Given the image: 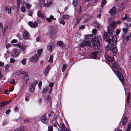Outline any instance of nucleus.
<instances>
[{"label": "nucleus", "mask_w": 131, "mask_h": 131, "mask_svg": "<svg viewBox=\"0 0 131 131\" xmlns=\"http://www.w3.org/2000/svg\"><path fill=\"white\" fill-rule=\"evenodd\" d=\"M117 37L116 35L112 37V39H106L107 41L110 43L106 47V50H110L112 53L113 54L114 56L116 55L117 51V47L116 46L111 43L112 41L114 43L117 42Z\"/></svg>", "instance_id": "obj_1"}, {"label": "nucleus", "mask_w": 131, "mask_h": 131, "mask_svg": "<svg viewBox=\"0 0 131 131\" xmlns=\"http://www.w3.org/2000/svg\"><path fill=\"white\" fill-rule=\"evenodd\" d=\"M52 124L53 126L56 127L58 129L59 131L61 130L62 131H70L66 127L64 124L62 122L60 124V126L57 121L56 120L54 119L52 121Z\"/></svg>", "instance_id": "obj_2"}, {"label": "nucleus", "mask_w": 131, "mask_h": 131, "mask_svg": "<svg viewBox=\"0 0 131 131\" xmlns=\"http://www.w3.org/2000/svg\"><path fill=\"white\" fill-rule=\"evenodd\" d=\"M120 23L121 21H118L117 22L114 21L110 23L107 30V31L109 35L112 36L113 32V30L114 27L116 25V24H119Z\"/></svg>", "instance_id": "obj_3"}, {"label": "nucleus", "mask_w": 131, "mask_h": 131, "mask_svg": "<svg viewBox=\"0 0 131 131\" xmlns=\"http://www.w3.org/2000/svg\"><path fill=\"white\" fill-rule=\"evenodd\" d=\"M57 32L56 29L55 28H50L49 29L46 35L48 36L49 37H53L55 36Z\"/></svg>", "instance_id": "obj_4"}, {"label": "nucleus", "mask_w": 131, "mask_h": 131, "mask_svg": "<svg viewBox=\"0 0 131 131\" xmlns=\"http://www.w3.org/2000/svg\"><path fill=\"white\" fill-rule=\"evenodd\" d=\"M113 72L117 76L118 78L123 85L124 84V82L123 77L122 74L118 71H116L115 72L113 68L112 69Z\"/></svg>", "instance_id": "obj_5"}, {"label": "nucleus", "mask_w": 131, "mask_h": 131, "mask_svg": "<svg viewBox=\"0 0 131 131\" xmlns=\"http://www.w3.org/2000/svg\"><path fill=\"white\" fill-rule=\"evenodd\" d=\"M100 38V36H97L96 38V37L95 38L92 39L91 42L93 45L97 46H99L100 45V42L99 39Z\"/></svg>", "instance_id": "obj_6"}, {"label": "nucleus", "mask_w": 131, "mask_h": 131, "mask_svg": "<svg viewBox=\"0 0 131 131\" xmlns=\"http://www.w3.org/2000/svg\"><path fill=\"white\" fill-rule=\"evenodd\" d=\"M37 83V81H36L31 83L29 88V91L32 93H33L35 90V87Z\"/></svg>", "instance_id": "obj_7"}, {"label": "nucleus", "mask_w": 131, "mask_h": 131, "mask_svg": "<svg viewBox=\"0 0 131 131\" xmlns=\"http://www.w3.org/2000/svg\"><path fill=\"white\" fill-rule=\"evenodd\" d=\"M46 114H43L41 117L40 119L42 122L44 124H46L48 123V119L46 118Z\"/></svg>", "instance_id": "obj_8"}, {"label": "nucleus", "mask_w": 131, "mask_h": 131, "mask_svg": "<svg viewBox=\"0 0 131 131\" xmlns=\"http://www.w3.org/2000/svg\"><path fill=\"white\" fill-rule=\"evenodd\" d=\"M80 45L81 46H88L90 47L91 45L90 40H86L85 41H82Z\"/></svg>", "instance_id": "obj_9"}, {"label": "nucleus", "mask_w": 131, "mask_h": 131, "mask_svg": "<svg viewBox=\"0 0 131 131\" xmlns=\"http://www.w3.org/2000/svg\"><path fill=\"white\" fill-rule=\"evenodd\" d=\"M11 54L14 57H16L19 54V53L16 49L14 48L12 50Z\"/></svg>", "instance_id": "obj_10"}, {"label": "nucleus", "mask_w": 131, "mask_h": 131, "mask_svg": "<svg viewBox=\"0 0 131 131\" xmlns=\"http://www.w3.org/2000/svg\"><path fill=\"white\" fill-rule=\"evenodd\" d=\"M52 3V0H44V4L46 6H50Z\"/></svg>", "instance_id": "obj_11"}, {"label": "nucleus", "mask_w": 131, "mask_h": 131, "mask_svg": "<svg viewBox=\"0 0 131 131\" xmlns=\"http://www.w3.org/2000/svg\"><path fill=\"white\" fill-rule=\"evenodd\" d=\"M110 66V67H111L112 66L113 67L116 68L118 70H119L120 69V68L119 66H118V64L116 62H115L113 63H112L111 64H110L108 63V64Z\"/></svg>", "instance_id": "obj_12"}, {"label": "nucleus", "mask_w": 131, "mask_h": 131, "mask_svg": "<svg viewBox=\"0 0 131 131\" xmlns=\"http://www.w3.org/2000/svg\"><path fill=\"white\" fill-rule=\"evenodd\" d=\"M39 58L38 55L36 54L30 58V61L32 62H36L38 60Z\"/></svg>", "instance_id": "obj_13"}, {"label": "nucleus", "mask_w": 131, "mask_h": 131, "mask_svg": "<svg viewBox=\"0 0 131 131\" xmlns=\"http://www.w3.org/2000/svg\"><path fill=\"white\" fill-rule=\"evenodd\" d=\"M55 45L54 44L48 45L47 46V48L48 50L51 52H52L54 48Z\"/></svg>", "instance_id": "obj_14"}, {"label": "nucleus", "mask_w": 131, "mask_h": 131, "mask_svg": "<svg viewBox=\"0 0 131 131\" xmlns=\"http://www.w3.org/2000/svg\"><path fill=\"white\" fill-rule=\"evenodd\" d=\"M5 10L9 14H11V7L9 5L6 6L5 7Z\"/></svg>", "instance_id": "obj_15"}, {"label": "nucleus", "mask_w": 131, "mask_h": 131, "mask_svg": "<svg viewBox=\"0 0 131 131\" xmlns=\"http://www.w3.org/2000/svg\"><path fill=\"white\" fill-rule=\"evenodd\" d=\"M29 24L30 27L34 28L37 27L38 24L37 22H32L31 21H29Z\"/></svg>", "instance_id": "obj_16"}, {"label": "nucleus", "mask_w": 131, "mask_h": 131, "mask_svg": "<svg viewBox=\"0 0 131 131\" xmlns=\"http://www.w3.org/2000/svg\"><path fill=\"white\" fill-rule=\"evenodd\" d=\"M21 5L23 6L25 5L26 8H29L31 6V5L29 4L28 3H26L25 1L23 0V2H21Z\"/></svg>", "instance_id": "obj_17"}, {"label": "nucleus", "mask_w": 131, "mask_h": 131, "mask_svg": "<svg viewBox=\"0 0 131 131\" xmlns=\"http://www.w3.org/2000/svg\"><path fill=\"white\" fill-rule=\"evenodd\" d=\"M116 10V8L115 7L113 6L111 9H110L109 12L111 15L113 16Z\"/></svg>", "instance_id": "obj_18"}, {"label": "nucleus", "mask_w": 131, "mask_h": 131, "mask_svg": "<svg viewBox=\"0 0 131 131\" xmlns=\"http://www.w3.org/2000/svg\"><path fill=\"white\" fill-rule=\"evenodd\" d=\"M98 52L95 51L92 53L91 54V57L93 59H95L97 58V54Z\"/></svg>", "instance_id": "obj_19"}, {"label": "nucleus", "mask_w": 131, "mask_h": 131, "mask_svg": "<svg viewBox=\"0 0 131 131\" xmlns=\"http://www.w3.org/2000/svg\"><path fill=\"white\" fill-rule=\"evenodd\" d=\"M24 80L26 81V83H27V81H28L29 79L28 74L27 73L25 72L24 73Z\"/></svg>", "instance_id": "obj_20"}, {"label": "nucleus", "mask_w": 131, "mask_h": 131, "mask_svg": "<svg viewBox=\"0 0 131 131\" xmlns=\"http://www.w3.org/2000/svg\"><path fill=\"white\" fill-rule=\"evenodd\" d=\"M37 16L40 17L44 18L45 15L41 12L40 11H38L37 13Z\"/></svg>", "instance_id": "obj_21"}, {"label": "nucleus", "mask_w": 131, "mask_h": 131, "mask_svg": "<svg viewBox=\"0 0 131 131\" xmlns=\"http://www.w3.org/2000/svg\"><path fill=\"white\" fill-rule=\"evenodd\" d=\"M18 46L21 49L20 51H21V52L22 53H24L25 51V48L21 44H18Z\"/></svg>", "instance_id": "obj_22"}, {"label": "nucleus", "mask_w": 131, "mask_h": 131, "mask_svg": "<svg viewBox=\"0 0 131 131\" xmlns=\"http://www.w3.org/2000/svg\"><path fill=\"white\" fill-rule=\"evenodd\" d=\"M54 85V83H51L49 84V86L50 88L49 90V93H50L52 90V87Z\"/></svg>", "instance_id": "obj_23"}, {"label": "nucleus", "mask_w": 131, "mask_h": 131, "mask_svg": "<svg viewBox=\"0 0 131 131\" xmlns=\"http://www.w3.org/2000/svg\"><path fill=\"white\" fill-rule=\"evenodd\" d=\"M124 4L122 3L119 4L118 7V9L120 12L122 11L124 9Z\"/></svg>", "instance_id": "obj_24"}, {"label": "nucleus", "mask_w": 131, "mask_h": 131, "mask_svg": "<svg viewBox=\"0 0 131 131\" xmlns=\"http://www.w3.org/2000/svg\"><path fill=\"white\" fill-rule=\"evenodd\" d=\"M127 117L125 116L122 119V124L123 125H125L127 122Z\"/></svg>", "instance_id": "obj_25"}, {"label": "nucleus", "mask_w": 131, "mask_h": 131, "mask_svg": "<svg viewBox=\"0 0 131 131\" xmlns=\"http://www.w3.org/2000/svg\"><path fill=\"white\" fill-rule=\"evenodd\" d=\"M29 36L28 33L27 31H25L23 35V37L24 39H26Z\"/></svg>", "instance_id": "obj_26"}, {"label": "nucleus", "mask_w": 131, "mask_h": 131, "mask_svg": "<svg viewBox=\"0 0 131 131\" xmlns=\"http://www.w3.org/2000/svg\"><path fill=\"white\" fill-rule=\"evenodd\" d=\"M50 69V66H48L45 71L44 74L45 75H47L48 73L49 72Z\"/></svg>", "instance_id": "obj_27"}, {"label": "nucleus", "mask_w": 131, "mask_h": 131, "mask_svg": "<svg viewBox=\"0 0 131 131\" xmlns=\"http://www.w3.org/2000/svg\"><path fill=\"white\" fill-rule=\"evenodd\" d=\"M107 60L110 62H111L113 61L114 60V59L113 57H111V56H108L107 59Z\"/></svg>", "instance_id": "obj_28"}, {"label": "nucleus", "mask_w": 131, "mask_h": 131, "mask_svg": "<svg viewBox=\"0 0 131 131\" xmlns=\"http://www.w3.org/2000/svg\"><path fill=\"white\" fill-rule=\"evenodd\" d=\"M93 25L95 27L99 28L100 27V25L99 23L97 21H94L93 23Z\"/></svg>", "instance_id": "obj_29"}, {"label": "nucleus", "mask_w": 131, "mask_h": 131, "mask_svg": "<svg viewBox=\"0 0 131 131\" xmlns=\"http://www.w3.org/2000/svg\"><path fill=\"white\" fill-rule=\"evenodd\" d=\"M73 5L74 7V9L75 10L76 8H77L76 6L78 5V0H73Z\"/></svg>", "instance_id": "obj_30"}, {"label": "nucleus", "mask_w": 131, "mask_h": 131, "mask_svg": "<svg viewBox=\"0 0 131 131\" xmlns=\"http://www.w3.org/2000/svg\"><path fill=\"white\" fill-rule=\"evenodd\" d=\"M57 43L58 45L61 46L62 47H64V45H63V43L62 41H58L57 42Z\"/></svg>", "instance_id": "obj_31"}, {"label": "nucleus", "mask_w": 131, "mask_h": 131, "mask_svg": "<svg viewBox=\"0 0 131 131\" xmlns=\"http://www.w3.org/2000/svg\"><path fill=\"white\" fill-rule=\"evenodd\" d=\"M106 3V0H102V1L101 6V7H103V6L105 5Z\"/></svg>", "instance_id": "obj_32"}, {"label": "nucleus", "mask_w": 131, "mask_h": 131, "mask_svg": "<svg viewBox=\"0 0 131 131\" xmlns=\"http://www.w3.org/2000/svg\"><path fill=\"white\" fill-rule=\"evenodd\" d=\"M48 89H49V88L48 86L45 87L44 88H43L42 91V92L44 93H45L48 90Z\"/></svg>", "instance_id": "obj_33"}, {"label": "nucleus", "mask_w": 131, "mask_h": 131, "mask_svg": "<svg viewBox=\"0 0 131 131\" xmlns=\"http://www.w3.org/2000/svg\"><path fill=\"white\" fill-rule=\"evenodd\" d=\"M9 66L8 64H6L4 66V67L5 68V71L7 72L8 71L9 69Z\"/></svg>", "instance_id": "obj_34"}, {"label": "nucleus", "mask_w": 131, "mask_h": 131, "mask_svg": "<svg viewBox=\"0 0 131 131\" xmlns=\"http://www.w3.org/2000/svg\"><path fill=\"white\" fill-rule=\"evenodd\" d=\"M67 67V65L64 64L62 68V71L63 72Z\"/></svg>", "instance_id": "obj_35"}, {"label": "nucleus", "mask_w": 131, "mask_h": 131, "mask_svg": "<svg viewBox=\"0 0 131 131\" xmlns=\"http://www.w3.org/2000/svg\"><path fill=\"white\" fill-rule=\"evenodd\" d=\"M62 18L64 19L67 20L69 18V16L67 15H65L63 16Z\"/></svg>", "instance_id": "obj_36"}, {"label": "nucleus", "mask_w": 131, "mask_h": 131, "mask_svg": "<svg viewBox=\"0 0 131 131\" xmlns=\"http://www.w3.org/2000/svg\"><path fill=\"white\" fill-rule=\"evenodd\" d=\"M131 129V123H129L126 131H130Z\"/></svg>", "instance_id": "obj_37"}, {"label": "nucleus", "mask_w": 131, "mask_h": 131, "mask_svg": "<svg viewBox=\"0 0 131 131\" xmlns=\"http://www.w3.org/2000/svg\"><path fill=\"white\" fill-rule=\"evenodd\" d=\"M53 56L52 55H51L50 56V58L48 60V61L50 63H52L53 61Z\"/></svg>", "instance_id": "obj_38"}, {"label": "nucleus", "mask_w": 131, "mask_h": 131, "mask_svg": "<svg viewBox=\"0 0 131 131\" xmlns=\"http://www.w3.org/2000/svg\"><path fill=\"white\" fill-rule=\"evenodd\" d=\"M128 15L127 14H125V16L123 17L122 19L123 21L126 20V19L128 18Z\"/></svg>", "instance_id": "obj_39"}, {"label": "nucleus", "mask_w": 131, "mask_h": 131, "mask_svg": "<svg viewBox=\"0 0 131 131\" xmlns=\"http://www.w3.org/2000/svg\"><path fill=\"white\" fill-rule=\"evenodd\" d=\"M33 13V11L32 10H29L28 11V15L30 16H31Z\"/></svg>", "instance_id": "obj_40"}, {"label": "nucleus", "mask_w": 131, "mask_h": 131, "mask_svg": "<svg viewBox=\"0 0 131 131\" xmlns=\"http://www.w3.org/2000/svg\"><path fill=\"white\" fill-rule=\"evenodd\" d=\"M43 49H38L37 51V52L39 54L38 55L39 56L40 55L42 52Z\"/></svg>", "instance_id": "obj_41"}, {"label": "nucleus", "mask_w": 131, "mask_h": 131, "mask_svg": "<svg viewBox=\"0 0 131 131\" xmlns=\"http://www.w3.org/2000/svg\"><path fill=\"white\" fill-rule=\"evenodd\" d=\"M22 0H17V7L19 8L20 5V3Z\"/></svg>", "instance_id": "obj_42"}, {"label": "nucleus", "mask_w": 131, "mask_h": 131, "mask_svg": "<svg viewBox=\"0 0 131 131\" xmlns=\"http://www.w3.org/2000/svg\"><path fill=\"white\" fill-rule=\"evenodd\" d=\"M130 100V93H128V97L126 101L127 103H129Z\"/></svg>", "instance_id": "obj_43"}, {"label": "nucleus", "mask_w": 131, "mask_h": 131, "mask_svg": "<svg viewBox=\"0 0 131 131\" xmlns=\"http://www.w3.org/2000/svg\"><path fill=\"white\" fill-rule=\"evenodd\" d=\"M48 131H52L53 127L51 125L49 126L48 128Z\"/></svg>", "instance_id": "obj_44"}, {"label": "nucleus", "mask_w": 131, "mask_h": 131, "mask_svg": "<svg viewBox=\"0 0 131 131\" xmlns=\"http://www.w3.org/2000/svg\"><path fill=\"white\" fill-rule=\"evenodd\" d=\"M123 31L125 34H127L128 32V29L126 28H124L122 29Z\"/></svg>", "instance_id": "obj_45"}, {"label": "nucleus", "mask_w": 131, "mask_h": 131, "mask_svg": "<svg viewBox=\"0 0 131 131\" xmlns=\"http://www.w3.org/2000/svg\"><path fill=\"white\" fill-rule=\"evenodd\" d=\"M21 9L23 12H25L26 11L25 7L24 6H22L21 8Z\"/></svg>", "instance_id": "obj_46"}, {"label": "nucleus", "mask_w": 131, "mask_h": 131, "mask_svg": "<svg viewBox=\"0 0 131 131\" xmlns=\"http://www.w3.org/2000/svg\"><path fill=\"white\" fill-rule=\"evenodd\" d=\"M103 37L104 38H105L106 39H107L109 38V37L108 36V35L107 33L105 34L103 36Z\"/></svg>", "instance_id": "obj_47"}, {"label": "nucleus", "mask_w": 131, "mask_h": 131, "mask_svg": "<svg viewBox=\"0 0 131 131\" xmlns=\"http://www.w3.org/2000/svg\"><path fill=\"white\" fill-rule=\"evenodd\" d=\"M14 131H24V129L23 128H18L15 129Z\"/></svg>", "instance_id": "obj_48"}, {"label": "nucleus", "mask_w": 131, "mask_h": 131, "mask_svg": "<svg viewBox=\"0 0 131 131\" xmlns=\"http://www.w3.org/2000/svg\"><path fill=\"white\" fill-rule=\"evenodd\" d=\"M59 22L60 24H61L62 25H64L65 23V21L62 20L60 21Z\"/></svg>", "instance_id": "obj_49"}, {"label": "nucleus", "mask_w": 131, "mask_h": 131, "mask_svg": "<svg viewBox=\"0 0 131 131\" xmlns=\"http://www.w3.org/2000/svg\"><path fill=\"white\" fill-rule=\"evenodd\" d=\"M10 62L11 63H13L15 62V60L13 58H11L10 59Z\"/></svg>", "instance_id": "obj_50"}, {"label": "nucleus", "mask_w": 131, "mask_h": 131, "mask_svg": "<svg viewBox=\"0 0 131 131\" xmlns=\"http://www.w3.org/2000/svg\"><path fill=\"white\" fill-rule=\"evenodd\" d=\"M49 18H50L51 20H53V19H54V20H55L56 19L54 18V16L52 15H51L50 16Z\"/></svg>", "instance_id": "obj_51"}, {"label": "nucleus", "mask_w": 131, "mask_h": 131, "mask_svg": "<svg viewBox=\"0 0 131 131\" xmlns=\"http://www.w3.org/2000/svg\"><path fill=\"white\" fill-rule=\"evenodd\" d=\"M31 120V119H25L24 120L25 123H29Z\"/></svg>", "instance_id": "obj_52"}, {"label": "nucleus", "mask_w": 131, "mask_h": 131, "mask_svg": "<svg viewBox=\"0 0 131 131\" xmlns=\"http://www.w3.org/2000/svg\"><path fill=\"white\" fill-rule=\"evenodd\" d=\"M36 41L37 42H40L41 41V40L40 39V37H38L36 38Z\"/></svg>", "instance_id": "obj_53"}, {"label": "nucleus", "mask_w": 131, "mask_h": 131, "mask_svg": "<svg viewBox=\"0 0 131 131\" xmlns=\"http://www.w3.org/2000/svg\"><path fill=\"white\" fill-rule=\"evenodd\" d=\"M21 63L23 64L24 65L26 63V60L25 59L21 61Z\"/></svg>", "instance_id": "obj_54"}, {"label": "nucleus", "mask_w": 131, "mask_h": 131, "mask_svg": "<svg viewBox=\"0 0 131 131\" xmlns=\"http://www.w3.org/2000/svg\"><path fill=\"white\" fill-rule=\"evenodd\" d=\"M46 20L48 22H51L52 21V20H51L50 18H46Z\"/></svg>", "instance_id": "obj_55"}, {"label": "nucleus", "mask_w": 131, "mask_h": 131, "mask_svg": "<svg viewBox=\"0 0 131 131\" xmlns=\"http://www.w3.org/2000/svg\"><path fill=\"white\" fill-rule=\"evenodd\" d=\"M4 105L3 103H0V108H2L4 107Z\"/></svg>", "instance_id": "obj_56"}, {"label": "nucleus", "mask_w": 131, "mask_h": 131, "mask_svg": "<svg viewBox=\"0 0 131 131\" xmlns=\"http://www.w3.org/2000/svg\"><path fill=\"white\" fill-rule=\"evenodd\" d=\"M17 42V40L16 39H13L12 40L11 42L12 43H16Z\"/></svg>", "instance_id": "obj_57"}, {"label": "nucleus", "mask_w": 131, "mask_h": 131, "mask_svg": "<svg viewBox=\"0 0 131 131\" xmlns=\"http://www.w3.org/2000/svg\"><path fill=\"white\" fill-rule=\"evenodd\" d=\"M10 112V110L9 109L6 110L5 113L6 114H8Z\"/></svg>", "instance_id": "obj_58"}, {"label": "nucleus", "mask_w": 131, "mask_h": 131, "mask_svg": "<svg viewBox=\"0 0 131 131\" xmlns=\"http://www.w3.org/2000/svg\"><path fill=\"white\" fill-rule=\"evenodd\" d=\"M10 83L12 84H14L15 83V81L14 79H12L10 82Z\"/></svg>", "instance_id": "obj_59"}, {"label": "nucleus", "mask_w": 131, "mask_h": 131, "mask_svg": "<svg viewBox=\"0 0 131 131\" xmlns=\"http://www.w3.org/2000/svg\"><path fill=\"white\" fill-rule=\"evenodd\" d=\"M2 26L3 25L2 23H0V32L2 30Z\"/></svg>", "instance_id": "obj_60"}, {"label": "nucleus", "mask_w": 131, "mask_h": 131, "mask_svg": "<svg viewBox=\"0 0 131 131\" xmlns=\"http://www.w3.org/2000/svg\"><path fill=\"white\" fill-rule=\"evenodd\" d=\"M96 32V30L95 29H93L92 31V32L93 34H95Z\"/></svg>", "instance_id": "obj_61"}, {"label": "nucleus", "mask_w": 131, "mask_h": 131, "mask_svg": "<svg viewBox=\"0 0 131 131\" xmlns=\"http://www.w3.org/2000/svg\"><path fill=\"white\" fill-rule=\"evenodd\" d=\"M14 88L13 87H11L9 89V91L10 92H12Z\"/></svg>", "instance_id": "obj_62"}, {"label": "nucleus", "mask_w": 131, "mask_h": 131, "mask_svg": "<svg viewBox=\"0 0 131 131\" xmlns=\"http://www.w3.org/2000/svg\"><path fill=\"white\" fill-rule=\"evenodd\" d=\"M25 100L26 101H28L29 100V97L28 96H26L25 98Z\"/></svg>", "instance_id": "obj_63"}, {"label": "nucleus", "mask_w": 131, "mask_h": 131, "mask_svg": "<svg viewBox=\"0 0 131 131\" xmlns=\"http://www.w3.org/2000/svg\"><path fill=\"white\" fill-rule=\"evenodd\" d=\"M85 28V26L84 25H83L80 27L79 28L80 29H84Z\"/></svg>", "instance_id": "obj_64"}]
</instances>
